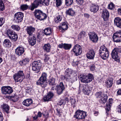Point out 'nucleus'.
Masks as SVG:
<instances>
[{
  "instance_id": "f257e3e1",
  "label": "nucleus",
  "mask_w": 121,
  "mask_h": 121,
  "mask_svg": "<svg viewBox=\"0 0 121 121\" xmlns=\"http://www.w3.org/2000/svg\"><path fill=\"white\" fill-rule=\"evenodd\" d=\"M99 53L101 58L106 59L108 57L109 53L107 48L104 45L101 46L99 50Z\"/></svg>"
},
{
  "instance_id": "f03ea898",
  "label": "nucleus",
  "mask_w": 121,
  "mask_h": 121,
  "mask_svg": "<svg viewBox=\"0 0 121 121\" xmlns=\"http://www.w3.org/2000/svg\"><path fill=\"white\" fill-rule=\"evenodd\" d=\"M34 13L36 18L40 20H44L47 17L46 14L39 9H35Z\"/></svg>"
},
{
  "instance_id": "7ed1b4c3",
  "label": "nucleus",
  "mask_w": 121,
  "mask_h": 121,
  "mask_svg": "<svg viewBox=\"0 0 121 121\" xmlns=\"http://www.w3.org/2000/svg\"><path fill=\"white\" fill-rule=\"evenodd\" d=\"M24 75L23 71L20 70L17 73L14 75L13 78L16 82H22L24 78Z\"/></svg>"
},
{
  "instance_id": "20e7f679",
  "label": "nucleus",
  "mask_w": 121,
  "mask_h": 121,
  "mask_svg": "<svg viewBox=\"0 0 121 121\" xmlns=\"http://www.w3.org/2000/svg\"><path fill=\"white\" fill-rule=\"evenodd\" d=\"M32 69L35 72L38 73L40 71L41 66V63L40 60L35 61L31 65Z\"/></svg>"
},
{
  "instance_id": "39448f33",
  "label": "nucleus",
  "mask_w": 121,
  "mask_h": 121,
  "mask_svg": "<svg viewBox=\"0 0 121 121\" xmlns=\"http://www.w3.org/2000/svg\"><path fill=\"white\" fill-rule=\"evenodd\" d=\"M93 78V75L91 74H89L88 75L81 76L80 79L82 82L88 83L91 81Z\"/></svg>"
},
{
  "instance_id": "423d86ee",
  "label": "nucleus",
  "mask_w": 121,
  "mask_h": 121,
  "mask_svg": "<svg viewBox=\"0 0 121 121\" xmlns=\"http://www.w3.org/2000/svg\"><path fill=\"white\" fill-rule=\"evenodd\" d=\"M23 17V13L21 12H18L15 14L13 21L17 23L21 22L22 20Z\"/></svg>"
},
{
  "instance_id": "0eeeda50",
  "label": "nucleus",
  "mask_w": 121,
  "mask_h": 121,
  "mask_svg": "<svg viewBox=\"0 0 121 121\" xmlns=\"http://www.w3.org/2000/svg\"><path fill=\"white\" fill-rule=\"evenodd\" d=\"M72 51L74 53L75 55L76 56H79L82 52V47L79 45L77 44L73 47Z\"/></svg>"
},
{
  "instance_id": "6e6552de",
  "label": "nucleus",
  "mask_w": 121,
  "mask_h": 121,
  "mask_svg": "<svg viewBox=\"0 0 121 121\" xmlns=\"http://www.w3.org/2000/svg\"><path fill=\"white\" fill-rule=\"evenodd\" d=\"M86 112L80 110H78L75 112V117L78 119H84L86 117Z\"/></svg>"
},
{
  "instance_id": "1a4fd4ad",
  "label": "nucleus",
  "mask_w": 121,
  "mask_h": 121,
  "mask_svg": "<svg viewBox=\"0 0 121 121\" xmlns=\"http://www.w3.org/2000/svg\"><path fill=\"white\" fill-rule=\"evenodd\" d=\"M113 38L114 42H121V31L120 30L114 33L113 36Z\"/></svg>"
},
{
  "instance_id": "9d476101",
  "label": "nucleus",
  "mask_w": 121,
  "mask_h": 121,
  "mask_svg": "<svg viewBox=\"0 0 121 121\" xmlns=\"http://www.w3.org/2000/svg\"><path fill=\"white\" fill-rule=\"evenodd\" d=\"M2 93L4 94H9L13 92L12 88L9 86H4L1 87Z\"/></svg>"
},
{
  "instance_id": "9b49d317",
  "label": "nucleus",
  "mask_w": 121,
  "mask_h": 121,
  "mask_svg": "<svg viewBox=\"0 0 121 121\" xmlns=\"http://www.w3.org/2000/svg\"><path fill=\"white\" fill-rule=\"evenodd\" d=\"M43 2L42 0H35L31 4L30 9V10L31 11L34 10L35 9L37 8Z\"/></svg>"
},
{
  "instance_id": "f8f14e48",
  "label": "nucleus",
  "mask_w": 121,
  "mask_h": 121,
  "mask_svg": "<svg viewBox=\"0 0 121 121\" xmlns=\"http://www.w3.org/2000/svg\"><path fill=\"white\" fill-rule=\"evenodd\" d=\"M65 88L63 83L60 82L59 86H56L55 87V90L58 94H60L65 90Z\"/></svg>"
},
{
  "instance_id": "ddd939ff",
  "label": "nucleus",
  "mask_w": 121,
  "mask_h": 121,
  "mask_svg": "<svg viewBox=\"0 0 121 121\" xmlns=\"http://www.w3.org/2000/svg\"><path fill=\"white\" fill-rule=\"evenodd\" d=\"M90 39L93 42H96L98 40V38L97 35L94 32H90L89 34Z\"/></svg>"
},
{
  "instance_id": "4468645a",
  "label": "nucleus",
  "mask_w": 121,
  "mask_h": 121,
  "mask_svg": "<svg viewBox=\"0 0 121 121\" xmlns=\"http://www.w3.org/2000/svg\"><path fill=\"white\" fill-rule=\"evenodd\" d=\"M109 13L107 10L104 9L102 13V17L104 21L107 20L109 16Z\"/></svg>"
},
{
  "instance_id": "2eb2a0df",
  "label": "nucleus",
  "mask_w": 121,
  "mask_h": 121,
  "mask_svg": "<svg viewBox=\"0 0 121 121\" xmlns=\"http://www.w3.org/2000/svg\"><path fill=\"white\" fill-rule=\"evenodd\" d=\"M25 51L23 47L19 46L15 49V52L16 54L19 56L21 55Z\"/></svg>"
},
{
  "instance_id": "dca6fc26",
  "label": "nucleus",
  "mask_w": 121,
  "mask_h": 121,
  "mask_svg": "<svg viewBox=\"0 0 121 121\" xmlns=\"http://www.w3.org/2000/svg\"><path fill=\"white\" fill-rule=\"evenodd\" d=\"M95 55V51L93 49L90 50L87 53L86 57L89 59H94Z\"/></svg>"
},
{
  "instance_id": "f3484780",
  "label": "nucleus",
  "mask_w": 121,
  "mask_h": 121,
  "mask_svg": "<svg viewBox=\"0 0 121 121\" xmlns=\"http://www.w3.org/2000/svg\"><path fill=\"white\" fill-rule=\"evenodd\" d=\"M83 91L84 94L86 95H88L91 93L92 89L87 85H86L83 87Z\"/></svg>"
},
{
  "instance_id": "a211bd4d",
  "label": "nucleus",
  "mask_w": 121,
  "mask_h": 121,
  "mask_svg": "<svg viewBox=\"0 0 121 121\" xmlns=\"http://www.w3.org/2000/svg\"><path fill=\"white\" fill-rule=\"evenodd\" d=\"M35 30V28L31 26H28L26 29V31L27 34L29 36H32L33 35V34Z\"/></svg>"
},
{
  "instance_id": "6ab92c4d",
  "label": "nucleus",
  "mask_w": 121,
  "mask_h": 121,
  "mask_svg": "<svg viewBox=\"0 0 121 121\" xmlns=\"http://www.w3.org/2000/svg\"><path fill=\"white\" fill-rule=\"evenodd\" d=\"M54 95L51 92H49L47 95L44 97L43 100L44 102L48 101L50 100Z\"/></svg>"
},
{
  "instance_id": "aec40b11",
  "label": "nucleus",
  "mask_w": 121,
  "mask_h": 121,
  "mask_svg": "<svg viewBox=\"0 0 121 121\" xmlns=\"http://www.w3.org/2000/svg\"><path fill=\"white\" fill-rule=\"evenodd\" d=\"M28 38V41L30 45L33 46L36 43V38L34 36H29Z\"/></svg>"
},
{
  "instance_id": "412c9836",
  "label": "nucleus",
  "mask_w": 121,
  "mask_h": 121,
  "mask_svg": "<svg viewBox=\"0 0 121 121\" xmlns=\"http://www.w3.org/2000/svg\"><path fill=\"white\" fill-rule=\"evenodd\" d=\"M114 24L117 27L121 28V19L117 17L115 18L114 20Z\"/></svg>"
},
{
  "instance_id": "4be33fe9",
  "label": "nucleus",
  "mask_w": 121,
  "mask_h": 121,
  "mask_svg": "<svg viewBox=\"0 0 121 121\" xmlns=\"http://www.w3.org/2000/svg\"><path fill=\"white\" fill-rule=\"evenodd\" d=\"M47 82L46 81L38 80L36 82L37 85H40L42 88H44L46 86Z\"/></svg>"
},
{
  "instance_id": "5701e85b",
  "label": "nucleus",
  "mask_w": 121,
  "mask_h": 121,
  "mask_svg": "<svg viewBox=\"0 0 121 121\" xmlns=\"http://www.w3.org/2000/svg\"><path fill=\"white\" fill-rule=\"evenodd\" d=\"M90 9L91 12L95 13L99 10V7L97 5L92 4L90 5Z\"/></svg>"
},
{
  "instance_id": "b1692460",
  "label": "nucleus",
  "mask_w": 121,
  "mask_h": 121,
  "mask_svg": "<svg viewBox=\"0 0 121 121\" xmlns=\"http://www.w3.org/2000/svg\"><path fill=\"white\" fill-rule=\"evenodd\" d=\"M52 32V30L50 27L47 28L43 31V33L46 36H49L51 35Z\"/></svg>"
},
{
  "instance_id": "393cba45",
  "label": "nucleus",
  "mask_w": 121,
  "mask_h": 121,
  "mask_svg": "<svg viewBox=\"0 0 121 121\" xmlns=\"http://www.w3.org/2000/svg\"><path fill=\"white\" fill-rule=\"evenodd\" d=\"M68 26L67 23L66 22H62L60 24L59 27V29L63 30H65L67 29Z\"/></svg>"
},
{
  "instance_id": "a878e982",
  "label": "nucleus",
  "mask_w": 121,
  "mask_h": 121,
  "mask_svg": "<svg viewBox=\"0 0 121 121\" xmlns=\"http://www.w3.org/2000/svg\"><path fill=\"white\" fill-rule=\"evenodd\" d=\"M111 54L112 58L114 59L115 60L117 61L118 60V53L114 49L112 51Z\"/></svg>"
},
{
  "instance_id": "bb28decb",
  "label": "nucleus",
  "mask_w": 121,
  "mask_h": 121,
  "mask_svg": "<svg viewBox=\"0 0 121 121\" xmlns=\"http://www.w3.org/2000/svg\"><path fill=\"white\" fill-rule=\"evenodd\" d=\"M32 102V100L30 99H28L24 100L22 102V104L24 106L28 107L30 106Z\"/></svg>"
},
{
  "instance_id": "cd10ccee",
  "label": "nucleus",
  "mask_w": 121,
  "mask_h": 121,
  "mask_svg": "<svg viewBox=\"0 0 121 121\" xmlns=\"http://www.w3.org/2000/svg\"><path fill=\"white\" fill-rule=\"evenodd\" d=\"M112 99H109L108 102L107 103L106 107V109L108 111L110 109L112 104Z\"/></svg>"
},
{
  "instance_id": "c85d7f7f",
  "label": "nucleus",
  "mask_w": 121,
  "mask_h": 121,
  "mask_svg": "<svg viewBox=\"0 0 121 121\" xmlns=\"http://www.w3.org/2000/svg\"><path fill=\"white\" fill-rule=\"evenodd\" d=\"M3 45L6 47H10L11 46V43L9 39H7L4 40Z\"/></svg>"
},
{
  "instance_id": "c756f323",
  "label": "nucleus",
  "mask_w": 121,
  "mask_h": 121,
  "mask_svg": "<svg viewBox=\"0 0 121 121\" xmlns=\"http://www.w3.org/2000/svg\"><path fill=\"white\" fill-rule=\"evenodd\" d=\"M113 79L110 78L108 79L105 83L107 87H111L113 84Z\"/></svg>"
},
{
  "instance_id": "7c9ffc66",
  "label": "nucleus",
  "mask_w": 121,
  "mask_h": 121,
  "mask_svg": "<svg viewBox=\"0 0 121 121\" xmlns=\"http://www.w3.org/2000/svg\"><path fill=\"white\" fill-rule=\"evenodd\" d=\"M9 38L13 41H15L17 40L18 37L17 34L14 32Z\"/></svg>"
},
{
  "instance_id": "2f4dec72",
  "label": "nucleus",
  "mask_w": 121,
  "mask_h": 121,
  "mask_svg": "<svg viewBox=\"0 0 121 121\" xmlns=\"http://www.w3.org/2000/svg\"><path fill=\"white\" fill-rule=\"evenodd\" d=\"M29 59L28 58H25L22 60L20 61L19 63L21 66L25 65L29 62Z\"/></svg>"
},
{
  "instance_id": "473e14b6",
  "label": "nucleus",
  "mask_w": 121,
  "mask_h": 121,
  "mask_svg": "<svg viewBox=\"0 0 121 121\" xmlns=\"http://www.w3.org/2000/svg\"><path fill=\"white\" fill-rule=\"evenodd\" d=\"M107 99V96L105 95H104L103 96H102L100 99L99 102L100 103L103 104H104L105 103Z\"/></svg>"
},
{
  "instance_id": "72a5a7b5",
  "label": "nucleus",
  "mask_w": 121,
  "mask_h": 121,
  "mask_svg": "<svg viewBox=\"0 0 121 121\" xmlns=\"http://www.w3.org/2000/svg\"><path fill=\"white\" fill-rule=\"evenodd\" d=\"M43 48L45 51L49 52L51 48L50 45L49 43L45 44L43 46Z\"/></svg>"
},
{
  "instance_id": "f704fd0d",
  "label": "nucleus",
  "mask_w": 121,
  "mask_h": 121,
  "mask_svg": "<svg viewBox=\"0 0 121 121\" xmlns=\"http://www.w3.org/2000/svg\"><path fill=\"white\" fill-rule=\"evenodd\" d=\"M66 13L69 15L73 16L75 12L72 9L70 8L66 10Z\"/></svg>"
},
{
  "instance_id": "c9c22d12",
  "label": "nucleus",
  "mask_w": 121,
  "mask_h": 121,
  "mask_svg": "<svg viewBox=\"0 0 121 121\" xmlns=\"http://www.w3.org/2000/svg\"><path fill=\"white\" fill-rule=\"evenodd\" d=\"M47 74L45 73H43L41 77L38 80L46 81L47 79Z\"/></svg>"
},
{
  "instance_id": "e433bc0d",
  "label": "nucleus",
  "mask_w": 121,
  "mask_h": 121,
  "mask_svg": "<svg viewBox=\"0 0 121 121\" xmlns=\"http://www.w3.org/2000/svg\"><path fill=\"white\" fill-rule=\"evenodd\" d=\"M14 31L10 29H8L5 31V34L9 38L11 36Z\"/></svg>"
},
{
  "instance_id": "4c0bfd02",
  "label": "nucleus",
  "mask_w": 121,
  "mask_h": 121,
  "mask_svg": "<svg viewBox=\"0 0 121 121\" xmlns=\"http://www.w3.org/2000/svg\"><path fill=\"white\" fill-rule=\"evenodd\" d=\"M55 81V79L52 77L49 80V84L51 86L54 85L56 84Z\"/></svg>"
},
{
  "instance_id": "58836bf2",
  "label": "nucleus",
  "mask_w": 121,
  "mask_h": 121,
  "mask_svg": "<svg viewBox=\"0 0 121 121\" xmlns=\"http://www.w3.org/2000/svg\"><path fill=\"white\" fill-rule=\"evenodd\" d=\"M2 108L4 111L6 112L7 113H8L9 107L8 105L4 104Z\"/></svg>"
},
{
  "instance_id": "ea45409f",
  "label": "nucleus",
  "mask_w": 121,
  "mask_h": 121,
  "mask_svg": "<svg viewBox=\"0 0 121 121\" xmlns=\"http://www.w3.org/2000/svg\"><path fill=\"white\" fill-rule=\"evenodd\" d=\"M64 77L65 79L67 81H71V78L70 75L69 74L65 73Z\"/></svg>"
},
{
  "instance_id": "a19ab883",
  "label": "nucleus",
  "mask_w": 121,
  "mask_h": 121,
  "mask_svg": "<svg viewBox=\"0 0 121 121\" xmlns=\"http://www.w3.org/2000/svg\"><path fill=\"white\" fill-rule=\"evenodd\" d=\"M104 95L103 93L99 92H96L95 94V95L96 97L99 98L100 99L101 97L103 96Z\"/></svg>"
},
{
  "instance_id": "79ce46f5",
  "label": "nucleus",
  "mask_w": 121,
  "mask_h": 121,
  "mask_svg": "<svg viewBox=\"0 0 121 121\" xmlns=\"http://www.w3.org/2000/svg\"><path fill=\"white\" fill-rule=\"evenodd\" d=\"M70 100L72 106L73 107V108H74L75 107L76 103V99H74L71 98Z\"/></svg>"
},
{
  "instance_id": "37998d69",
  "label": "nucleus",
  "mask_w": 121,
  "mask_h": 121,
  "mask_svg": "<svg viewBox=\"0 0 121 121\" xmlns=\"http://www.w3.org/2000/svg\"><path fill=\"white\" fill-rule=\"evenodd\" d=\"M11 98L13 100V101L15 102L17 101L19 97L17 95L14 94L13 95L11 96Z\"/></svg>"
},
{
  "instance_id": "c03bdc74",
  "label": "nucleus",
  "mask_w": 121,
  "mask_h": 121,
  "mask_svg": "<svg viewBox=\"0 0 121 121\" xmlns=\"http://www.w3.org/2000/svg\"><path fill=\"white\" fill-rule=\"evenodd\" d=\"M73 0H65V4L67 6H69L72 4Z\"/></svg>"
},
{
  "instance_id": "a18cd8bd",
  "label": "nucleus",
  "mask_w": 121,
  "mask_h": 121,
  "mask_svg": "<svg viewBox=\"0 0 121 121\" xmlns=\"http://www.w3.org/2000/svg\"><path fill=\"white\" fill-rule=\"evenodd\" d=\"M11 27L13 30L17 31H18L20 30V27L18 25H13L11 26Z\"/></svg>"
},
{
  "instance_id": "49530a36",
  "label": "nucleus",
  "mask_w": 121,
  "mask_h": 121,
  "mask_svg": "<svg viewBox=\"0 0 121 121\" xmlns=\"http://www.w3.org/2000/svg\"><path fill=\"white\" fill-rule=\"evenodd\" d=\"M4 9V4L2 0H0V10L3 11Z\"/></svg>"
},
{
  "instance_id": "de8ad7c7",
  "label": "nucleus",
  "mask_w": 121,
  "mask_h": 121,
  "mask_svg": "<svg viewBox=\"0 0 121 121\" xmlns=\"http://www.w3.org/2000/svg\"><path fill=\"white\" fill-rule=\"evenodd\" d=\"M73 73V71L71 69L69 68H67L65 72V73H67L70 75L71 74Z\"/></svg>"
},
{
  "instance_id": "09e8293b",
  "label": "nucleus",
  "mask_w": 121,
  "mask_h": 121,
  "mask_svg": "<svg viewBox=\"0 0 121 121\" xmlns=\"http://www.w3.org/2000/svg\"><path fill=\"white\" fill-rule=\"evenodd\" d=\"M71 45L70 44H64V48L66 50L69 49L71 48Z\"/></svg>"
},
{
  "instance_id": "8fccbe9b",
  "label": "nucleus",
  "mask_w": 121,
  "mask_h": 121,
  "mask_svg": "<svg viewBox=\"0 0 121 121\" xmlns=\"http://www.w3.org/2000/svg\"><path fill=\"white\" fill-rule=\"evenodd\" d=\"M28 6L27 4H23L21 6V9L23 10H26L28 8Z\"/></svg>"
},
{
  "instance_id": "3c124183",
  "label": "nucleus",
  "mask_w": 121,
  "mask_h": 121,
  "mask_svg": "<svg viewBox=\"0 0 121 121\" xmlns=\"http://www.w3.org/2000/svg\"><path fill=\"white\" fill-rule=\"evenodd\" d=\"M62 0H56V5L57 7L60 6L62 4Z\"/></svg>"
},
{
  "instance_id": "603ef678",
  "label": "nucleus",
  "mask_w": 121,
  "mask_h": 121,
  "mask_svg": "<svg viewBox=\"0 0 121 121\" xmlns=\"http://www.w3.org/2000/svg\"><path fill=\"white\" fill-rule=\"evenodd\" d=\"M62 19V16L60 15H59L55 19V21L57 23L61 21Z\"/></svg>"
},
{
  "instance_id": "864d4df0",
  "label": "nucleus",
  "mask_w": 121,
  "mask_h": 121,
  "mask_svg": "<svg viewBox=\"0 0 121 121\" xmlns=\"http://www.w3.org/2000/svg\"><path fill=\"white\" fill-rule=\"evenodd\" d=\"M108 8L110 9H112L114 7L113 4L112 3H111L108 5Z\"/></svg>"
},
{
  "instance_id": "5fc2aeb1",
  "label": "nucleus",
  "mask_w": 121,
  "mask_h": 121,
  "mask_svg": "<svg viewBox=\"0 0 121 121\" xmlns=\"http://www.w3.org/2000/svg\"><path fill=\"white\" fill-rule=\"evenodd\" d=\"M85 34L86 32L85 31H82L80 32L79 36L81 38L85 36Z\"/></svg>"
},
{
  "instance_id": "6e6d98bb",
  "label": "nucleus",
  "mask_w": 121,
  "mask_h": 121,
  "mask_svg": "<svg viewBox=\"0 0 121 121\" xmlns=\"http://www.w3.org/2000/svg\"><path fill=\"white\" fill-rule=\"evenodd\" d=\"M117 110L118 113H121V103L117 106Z\"/></svg>"
},
{
  "instance_id": "4d7b16f0",
  "label": "nucleus",
  "mask_w": 121,
  "mask_h": 121,
  "mask_svg": "<svg viewBox=\"0 0 121 121\" xmlns=\"http://www.w3.org/2000/svg\"><path fill=\"white\" fill-rule=\"evenodd\" d=\"M5 19L4 18H0V26H1L4 23Z\"/></svg>"
},
{
  "instance_id": "13d9d810",
  "label": "nucleus",
  "mask_w": 121,
  "mask_h": 121,
  "mask_svg": "<svg viewBox=\"0 0 121 121\" xmlns=\"http://www.w3.org/2000/svg\"><path fill=\"white\" fill-rule=\"evenodd\" d=\"M77 4L79 5L82 4L84 2V0H76Z\"/></svg>"
},
{
  "instance_id": "bf43d9fd",
  "label": "nucleus",
  "mask_w": 121,
  "mask_h": 121,
  "mask_svg": "<svg viewBox=\"0 0 121 121\" xmlns=\"http://www.w3.org/2000/svg\"><path fill=\"white\" fill-rule=\"evenodd\" d=\"M65 104V102L63 100H61L58 103V104L60 106L62 104Z\"/></svg>"
},
{
  "instance_id": "052dcab7",
  "label": "nucleus",
  "mask_w": 121,
  "mask_h": 121,
  "mask_svg": "<svg viewBox=\"0 0 121 121\" xmlns=\"http://www.w3.org/2000/svg\"><path fill=\"white\" fill-rule=\"evenodd\" d=\"M49 56L48 55H45V58L44 59V61L45 62H47L50 59V57H49Z\"/></svg>"
},
{
  "instance_id": "680f3d73",
  "label": "nucleus",
  "mask_w": 121,
  "mask_h": 121,
  "mask_svg": "<svg viewBox=\"0 0 121 121\" xmlns=\"http://www.w3.org/2000/svg\"><path fill=\"white\" fill-rule=\"evenodd\" d=\"M43 2L44 4L47 6H48L49 4V3L50 1V0H43Z\"/></svg>"
},
{
  "instance_id": "e2e57ef3",
  "label": "nucleus",
  "mask_w": 121,
  "mask_h": 121,
  "mask_svg": "<svg viewBox=\"0 0 121 121\" xmlns=\"http://www.w3.org/2000/svg\"><path fill=\"white\" fill-rule=\"evenodd\" d=\"M114 49L116 52H117L118 53L119 52H121V47H119L118 48H114Z\"/></svg>"
},
{
  "instance_id": "0e129e2a",
  "label": "nucleus",
  "mask_w": 121,
  "mask_h": 121,
  "mask_svg": "<svg viewBox=\"0 0 121 121\" xmlns=\"http://www.w3.org/2000/svg\"><path fill=\"white\" fill-rule=\"evenodd\" d=\"M57 112L56 113V115L59 116H60V109H56Z\"/></svg>"
},
{
  "instance_id": "69168bd1",
  "label": "nucleus",
  "mask_w": 121,
  "mask_h": 121,
  "mask_svg": "<svg viewBox=\"0 0 121 121\" xmlns=\"http://www.w3.org/2000/svg\"><path fill=\"white\" fill-rule=\"evenodd\" d=\"M91 70V71H94L95 69V67L94 65H93L91 66L90 67Z\"/></svg>"
},
{
  "instance_id": "338daca9",
  "label": "nucleus",
  "mask_w": 121,
  "mask_h": 121,
  "mask_svg": "<svg viewBox=\"0 0 121 121\" xmlns=\"http://www.w3.org/2000/svg\"><path fill=\"white\" fill-rule=\"evenodd\" d=\"M64 44H63L62 43H61L60 44L58 45L59 48H64Z\"/></svg>"
},
{
  "instance_id": "774afa93",
  "label": "nucleus",
  "mask_w": 121,
  "mask_h": 121,
  "mask_svg": "<svg viewBox=\"0 0 121 121\" xmlns=\"http://www.w3.org/2000/svg\"><path fill=\"white\" fill-rule=\"evenodd\" d=\"M118 14L121 15V8H119L117 9Z\"/></svg>"
}]
</instances>
